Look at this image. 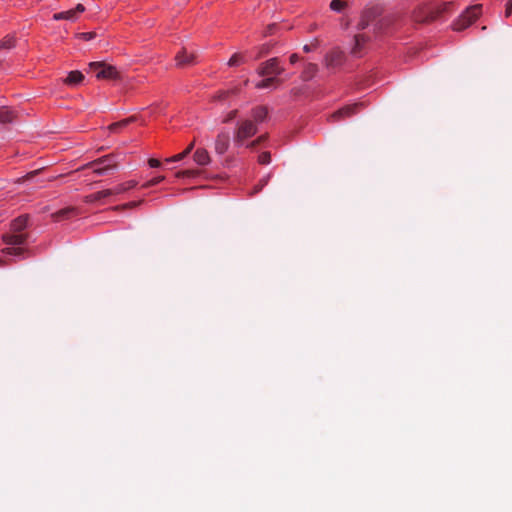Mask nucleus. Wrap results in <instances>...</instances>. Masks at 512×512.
Listing matches in <instances>:
<instances>
[{
	"label": "nucleus",
	"instance_id": "nucleus-45",
	"mask_svg": "<svg viewBox=\"0 0 512 512\" xmlns=\"http://www.w3.org/2000/svg\"><path fill=\"white\" fill-rule=\"evenodd\" d=\"M228 94H229V92H228V91H227V92H222V93L219 95V98H220V99H224V98H226V97L228 96Z\"/></svg>",
	"mask_w": 512,
	"mask_h": 512
},
{
	"label": "nucleus",
	"instance_id": "nucleus-41",
	"mask_svg": "<svg viewBox=\"0 0 512 512\" xmlns=\"http://www.w3.org/2000/svg\"><path fill=\"white\" fill-rule=\"evenodd\" d=\"M299 59L300 57L298 54H292L289 60L291 64H295Z\"/></svg>",
	"mask_w": 512,
	"mask_h": 512
},
{
	"label": "nucleus",
	"instance_id": "nucleus-7",
	"mask_svg": "<svg viewBox=\"0 0 512 512\" xmlns=\"http://www.w3.org/2000/svg\"><path fill=\"white\" fill-rule=\"evenodd\" d=\"M284 69L279 66V59L274 57L260 64L258 74L262 77H276L283 73Z\"/></svg>",
	"mask_w": 512,
	"mask_h": 512
},
{
	"label": "nucleus",
	"instance_id": "nucleus-20",
	"mask_svg": "<svg viewBox=\"0 0 512 512\" xmlns=\"http://www.w3.org/2000/svg\"><path fill=\"white\" fill-rule=\"evenodd\" d=\"M281 83H282V80L277 77L266 76L265 79L256 83L255 87L257 89H266V88H269L271 85H274V84L279 85Z\"/></svg>",
	"mask_w": 512,
	"mask_h": 512
},
{
	"label": "nucleus",
	"instance_id": "nucleus-2",
	"mask_svg": "<svg viewBox=\"0 0 512 512\" xmlns=\"http://www.w3.org/2000/svg\"><path fill=\"white\" fill-rule=\"evenodd\" d=\"M28 220V215H21L12 221L10 225L11 232L2 236L3 242L10 246L3 250L4 253L13 256H20L24 252V250L19 246L23 245L28 238L26 233H22L28 225Z\"/></svg>",
	"mask_w": 512,
	"mask_h": 512
},
{
	"label": "nucleus",
	"instance_id": "nucleus-16",
	"mask_svg": "<svg viewBox=\"0 0 512 512\" xmlns=\"http://www.w3.org/2000/svg\"><path fill=\"white\" fill-rule=\"evenodd\" d=\"M136 121L135 116L128 117L126 119H123L121 121L112 123L108 126V129L112 133H119L123 128L127 127L129 124Z\"/></svg>",
	"mask_w": 512,
	"mask_h": 512
},
{
	"label": "nucleus",
	"instance_id": "nucleus-11",
	"mask_svg": "<svg viewBox=\"0 0 512 512\" xmlns=\"http://www.w3.org/2000/svg\"><path fill=\"white\" fill-rule=\"evenodd\" d=\"M230 146V135L227 131H221L216 136L214 150L217 154H224Z\"/></svg>",
	"mask_w": 512,
	"mask_h": 512
},
{
	"label": "nucleus",
	"instance_id": "nucleus-12",
	"mask_svg": "<svg viewBox=\"0 0 512 512\" xmlns=\"http://www.w3.org/2000/svg\"><path fill=\"white\" fill-rule=\"evenodd\" d=\"M85 11V7L82 4H77V6L74 9L55 13L53 15L54 20H68V21H75L77 19V16Z\"/></svg>",
	"mask_w": 512,
	"mask_h": 512
},
{
	"label": "nucleus",
	"instance_id": "nucleus-21",
	"mask_svg": "<svg viewBox=\"0 0 512 512\" xmlns=\"http://www.w3.org/2000/svg\"><path fill=\"white\" fill-rule=\"evenodd\" d=\"M136 185H137V181L129 180L127 182L117 185L113 189H110V191L112 192V195H117V194H121L123 192H126V191L134 188Z\"/></svg>",
	"mask_w": 512,
	"mask_h": 512
},
{
	"label": "nucleus",
	"instance_id": "nucleus-18",
	"mask_svg": "<svg viewBox=\"0 0 512 512\" xmlns=\"http://www.w3.org/2000/svg\"><path fill=\"white\" fill-rule=\"evenodd\" d=\"M317 72H318L317 64L308 63L305 65V67L302 71L301 78L304 81H309L312 78H314V76L317 74Z\"/></svg>",
	"mask_w": 512,
	"mask_h": 512
},
{
	"label": "nucleus",
	"instance_id": "nucleus-24",
	"mask_svg": "<svg viewBox=\"0 0 512 512\" xmlns=\"http://www.w3.org/2000/svg\"><path fill=\"white\" fill-rule=\"evenodd\" d=\"M15 114L12 110L7 108L0 109V123H10L14 120Z\"/></svg>",
	"mask_w": 512,
	"mask_h": 512
},
{
	"label": "nucleus",
	"instance_id": "nucleus-33",
	"mask_svg": "<svg viewBox=\"0 0 512 512\" xmlns=\"http://www.w3.org/2000/svg\"><path fill=\"white\" fill-rule=\"evenodd\" d=\"M77 36L80 39L89 41L96 37V33L95 32H83V33H79Z\"/></svg>",
	"mask_w": 512,
	"mask_h": 512
},
{
	"label": "nucleus",
	"instance_id": "nucleus-4",
	"mask_svg": "<svg viewBox=\"0 0 512 512\" xmlns=\"http://www.w3.org/2000/svg\"><path fill=\"white\" fill-rule=\"evenodd\" d=\"M87 73L93 74L99 80H117L120 78V73L115 66L102 61L90 62Z\"/></svg>",
	"mask_w": 512,
	"mask_h": 512
},
{
	"label": "nucleus",
	"instance_id": "nucleus-30",
	"mask_svg": "<svg viewBox=\"0 0 512 512\" xmlns=\"http://www.w3.org/2000/svg\"><path fill=\"white\" fill-rule=\"evenodd\" d=\"M267 139V135H261L259 136L257 139L251 141L247 147L250 148V149H254L255 147H257L259 144L263 143L264 141H266Z\"/></svg>",
	"mask_w": 512,
	"mask_h": 512
},
{
	"label": "nucleus",
	"instance_id": "nucleus-39",
	"mask_svg": "<svg viewBox=\"0 0 512 512\" xmlns=\"http://www.w3.org/2000/svg\"><path fill=\"white\" fill-rule=\"evenodd\" d=\"M182 159H183V155H180V153H179V154H177V155H175V156H173L171 158H167L165 161L166 162H177V161H180Z\"/></svg>",
	"mask_w": 512,
	"mask_h": 512
},
{
	"label": "nucleus",
	"instance_id": "nucleus-34",
	"mask_svg": "<svg viewBox=\"0 0 512 512\" xmlns=\"http://www.w3.org/2000/svg\"><path fill=\"white\" fill-rule=\"evenodd\" d=\"M141 202L142 201H139V202L133 201V202L121 205V206H116L114 209L120 210V209H126V208H134V207H137Z\"/></svg>",
	"mask_w": 512,
	"mask_h": 512
},
{
	"label": "nucleus",
	"instance_id": "nucleus-26",
	"mask_svg": "<svg viewBox=\"0 0 512 512\" xmlns=\"http://www.w3.org/2000/svg\"><path fill=\"white\" fill-rule=\"evenodd\" d=\"M245 62V58L240 53H235L228 61V65L233 67Z\"/></svg>",
	"mask_w": 512,
	"mask_h": 512
},
{
	"label": "nucleus",
	"instance_id": "nucleus-3",
	"mask_svg": "<svg viewBox=\"0 0 512 512\" xmlns=\"http://www.w3.org/2000/svg\"><path fill=\"white\" fill-rule=\"evenodd\" d=\"M450 3H445L441 6H434L430 4H424L419 6L413 12V19L418 23H425L435 20L443 12L447 11Z\"/></svg>",
	"mask_w": 512,
	"mask_h": 512
},
{
	"label": "nucleus",
	"instance_id": "nucleus-25",
	"mask_svg": "<svg viewBox=\"0 0 512 512\" xmlns=\"http://www.w3.org/2000/svg\"><path fill=\"white\" fill-rule=\"evenodd\" d=\"M15 47V38L11 35H7L5 38L0 40V51L2 49L10 50Z\"/></svg>",
	"mask_w": 512,
	"mask_h": 512
},
{
	"label": "nucleus",
	"instance_id": "nucleus-27",
	"mask_svg": "<svg viewBox=\"0 0 512 512\" xmlns=\"http://www.w3.org/2000/svg\"><path fill=\"white\" fill-rule=\"evenodd\" d=\"M198 174H199L198 170L187 169V170L177 172L175 176L177 178H185V177L192 178V177H196Z\"/></svg>",
	"mask_w": 512,
	"mask_h": 512
},
{
	"label": "nucleus",
	"instance_id": "nucleus-31",
	"mask_svg": "<svg viewBox=\"0 0 512 512\" xmlns=\"http://www.w3.org/2000/svg\"><path fill=\"white\" fill-rule=\"evenodd\" d=\"M164 180V176H158V177H155L151 180H149L148 182H146L145 184H143V188H149V187H152L154 185H157L159 184L160 182H162Z\"/></svg>",
	"mask_w": 512,
	"mask_h": 512
},
{
	"label": "nucleus",
	"instance_id": "nucleus-5",
	"mask_svg": "<svg viewBox=\"0 0 512 512\" xmlns=\"http://www.w3.org/2000/svg\"><path fill=\"white\" fill-rule=\"evenodd\" d=\"M257 131V125L251 119L239 121L234 132V144L242 145L245 140L254 136Z\"/></svg>",
	"mask_w": 512,
	"mask_h": 512
},
{
	"label": "nucleus",
	"instance_id": "nucleus-13",
	"mask_svg": "<svg viewBox=\"0 0 512 512\" xmlns=\"http://www.w3.org/2000/svg\"><path fill=\"white\" fill-rule=\"evenodd\" d=\"M193 160L200 166H206L211 162V157L205 148H198L193 154Z\"/></svg>",
	"mask_w": 512,
	"mask_h": 512
},
{
	"label": "nucleus",
	"instance_id": "nucleus-32",
	"mask_svg": "<svg viewBox=\"0 0 512 512\" xmlns=\"http://www.w3.org/2000/svg\"><path fill=\"white\" fill-rule=\"evenodd\" d=\"M278 28H279V25L277 23L269 24L265 29L264 36H269V35L275 34Z\"/></svg>",
	"mask_w": 512,
	"mask_h": 512
},
{
	"label": "nucleus",
	"instance_id": "nucleus-15",
	"mask_svg": "<svg viewBox=\"0 0 512 512\" xmlns=\"http://www.w3.org/2000/svg\"><path fill=\"white\" fill-rule=\"evenodd\" d=\"M268 115V110L265 106H257L252 109L251 116L253 118V122L257 125L258 123H262L265 121Z\"/></svg>",
	"mask_w": 512,
	"mask_h": 512
},
{
	"label": "nucleus",
	"instance_id": "nucleus-37",
	"mask_svg": "<svg viewBox=\"0 0 512 512\" xmlns=\"http://www.w3.org/2000/svg\"><path fill=\"white\" fill-rule=\"evenodd\" d=\"M512 14V1L509 0L505 7V17H509Z\"/></svg>",
	"mask_w": 512,
	"mask_h": 512
},
{
	"label": "nucleus",
	"instance_id": "nucleus-44",
	"mask_svg": "<svg viewBox=\"0 0 512 512\" xmlns=\"http://www.w3.org/2000/svg\"><path fill=\"white\" fill-rule=\"evenodd\" d=\"M303 50L306 53L311 52L312 51V46L306 44V45H304Z\"/></svg>",
	"mask_w": 512,
	"mask_h": 512
},
{
	"label": "nucleus",
	"instance_id": "nucleus-42",
	"mask_svg": "<svg viewBox=\"0 0 512 512\" xmlns=\"http://www.w3.org/2000/svg\"><path fill=\"white\" fill-rule=\"evenodd\" d=\"M269 52V46L268 45H263L261 48H260V56H262L263 54H266Z\"/></svg>",
	"mask_w": 512,
	"mask_h": 512
},
{
	"label": "nucleus",
	"instance_id": "nucleus-22",
	"mask_svg": "<svg viewBox=\"0 0 512 512\" xmlns=\"http://www.w3.org/2000/svg\"><path fill=\"white\" fill-rule=\"evenodd\" d=\"M76 211L77 210L74 207H67L55 212L54 214H52V217L58 221L61 219L69 218L70 216L76 214Z\"/></svg>",
	"mask_w": 512,
	"mask_h": 512
},
{
	"label": "nucleus",
	"instance_id": "nucleus-8",
	"mask_svg": "<svg viewBox=\"0 0 512 512\" xmlns=\"http://www.w3.org/2000/svg\"><path fill=\"white\" fill-rule=\"evenodd\" d=\"M95 165H105L106 168H99L98 170H96V174L106 175L109 174L112 170L116 169L117 161L115 160V156L111 154L98 158L87 164V166Z\"/></svg>",
	"mask_w": 512,
	"mask_h": 512
},
{
	"label": "nucleus",
	"instance_id": "nucleus-36",
	"mask_svg": "<svg viewBox=\"0 0 512 512\" xmlns=\"http://www.w3.org/2000/svg\"><path fill=\"white\" fill-rule=\"evenodd\" d=\"M340 25L343 30H348V28L350 27V20L347 18H342L340 20Z\"/></svg>",
	"mask_w": 512,
	"mask_h": 512
},
{
	"label": "nucleus",
	"instance_id": "nucleus-10",
	"mask_svg": "<svg viewBox=\"0 0 512 512\" xmlns=\"http://www.w3.org/2000/svg\"><path fill=\"white\" fill-rule=\"evenodd\" d=\"M197 55L194 52L182 48L175 56L177 67H188L196 63Z\"/></svg>",
	"mask_w": 512,
	"mask_h": 512
},
{
	"label": "nucleus",
	"instance_id": "nucleus-46",
	"mask_svg": "<svg viewBox=\"0 0 512 512\" xmlns=\"http://www.w3.org/2000/svg\"><path fill=\"white\" fill-rule=\"evenodd\" d=\"M180 155H183V159L189 155V153H186V150L180 153Z\"/></svg>",
	"mask_w": 512,
	"mask_h": 512
},
{
	"label": "nucleus",
	"instance_id": "nucleus-23",
	"mask_svg": "<svg viewBox=\"0 0 512 512\" xmlns=\"http://www.w3.org/2000/svg\"><path fill=\"white\" fill-rule=\"evenodd\" d=\"M349 6L348 2L345 0H332L329 4V7L332 11L341 13Z\"/></svg>",
	"mask_w": 512,
	"mask_h": 512
},
{
	"label": "nucleus",
	"instance_id": "nucleus-19",
	"mask_svg": "<svg viewBox=\"0 0 512 512\" xmlns=\"http://www.w3.org/2000/svg\"><path fill=\"white\" fill-rule=\"evenodd\" d=\"M109 196H112V192L110 191V189H105V190H102V191H99V192L87 195L85 197V202L86 203H93V202H96V201H100V200H102V199H104L106 197H109Z\"/></svg>",
	"mask_w": 512,
	"mask_h": 512
},
{
	"label": "nucleus",
	"instance_id": "nucleus-1",
	"mask_svg": "<svg viewBox=\"0 0 512 512\" xmlns=\"http://www.w3.org/2000/svg\"><path fill=\"white\" fill-rule=\"evenodd\" d=\"M383 13L384 7L381 4L368 3L363 7L354 26L351 55L361 56L372 39L384 33L395 22V15Z\"/></svg>",
	"mask_w": 512,
	"mask_h": 512
},
{
	"label": "nucleus",
	"instance_id": "nucleus-9",
	"mask_svg": "<svg viewBox=\"0 0 512 512\" xmlns=\"http://www.w3.org/2000/svg\"><path fill=\"white\" fill-rule=\"evenodd\" d=\"M345 61V53L339 48H335L328 52L325 56V66L327 68H337Z\"/></svg>",
	"mask_w": 512,
	"mask_h": 512
},
{
	"label": "nucleus",
	"instance_id": "nucleus-40",
	"mask_svg": "<svg viewBox=\"0 0 512 512\" xmlns=\"http://www.w3.org/2000/svg\"><path fill=\"white\" fill-rule=\"evenodd\" d=\"M85 168H91L93 170V173L96 174V170H98L99 168H106V167H105V165L87 166V164H86L81 169H85Z\"/></svg>",
	"mask_w": 512,
	"mask_h": 512
},
{
	"label": "nucleus",
	"instance_id": "nucleus-17",
	"mask_svg": "<svg viewBox=\"0 0 512 512\" xmlns=\"http://www.w3.org/2000/svg\"><path fill=\"white\" fill-rule=\"evenodd\" d=\"M84 79V75L82 72L75 70L68 73L67 77L64 80V83L69 86H75L80 84Z\"/></svg>",
	"mask_w": 512,
	"mask_h": 512
},
{
	"label": "nucleus",
	"instance_id": "nucleus-29",
	"mask_svg": "<svg viewBox=\"0 0 512 512\" xmlns=\"http://www.w3.org/2000/svg\"><path fill=\"white\" fill-rule=\"evenodd\" d=\"M258 162L263 165L269 164L271 162L270 152L261 153L258 157Z\"/></svg>",
	"mask_w": 512,
	"mask_h": 512
},
{
	"label": "nucleus",
	"instance_id": "nucleus-6",
	"mask_svg": "<svg viewBox=\"0 0 512 512\" xmlns=\"http://www.w3.org/2000/svg\"><path fill=\"white\" fill-rule=\"evenodd\" d=\"M482 11L481 4H475L466 9V11L459 16V18L454 22L453 29L455 31H462L469 27L476 19L480 16Z\"/></svg>",
	"mask_w": 512,
	"mask_h": 512
},
{
	"label": "nucleus",
	"instance_id": "nucleus-28",
	"mask_svg": "<svg viewBox=\"0 0 512 512\" xmlns=\"http://www.w3.org/2000/svg\"><path fill=\"white\" fill-rule=\"evenodd\" d=\"M41 169L34 170L32 172L27 173L25 176L20 177L16 180V183H24L25 181L31 180L33 177H35Z\"/></svg>",
	"mask_w": 512,
	"mask_h": 512
},
{
	"label": "nucleus",
	"instance_id": "nucleus-38",
	"mask_svg": "<svg viewBox=\"0 0 512 512\" xmlns=\"http://www.w3.org/2000/svg\"><path fill=\"white\" fill-rule=\"evenodd\" d=\"M148 163H149V166L152 168H157L161 165V162L155 158H150Z\"/></svg>",
	"mask_w": 512,
	"mask_h": 512
},
{
	"label": "nucleus",
	"instance_id": "nucleus-35",
	"mask_svg": "<svg viewBox=\"0 0 512 512\" xmlns=\"http://www.w3.org/2000/svg\"><path fill=\"white\" fill-rule=\"evenodd\" d=\"M238 114V110H232L230 111L227 116L224 118L223 122L224 123H228L230 121H232Z\"/></svg>",
	"mask_w": 512,
	"mask_h": 512
},
{
	"label": "nucleus",
	"instance_id": "nucleus-43",
	"mask_svg": "<svg viewBox=\"0 0 512 512\" xmlns=\"http://www.w3.org/2000/svg\"><path fill=\"white\" fill-rule=\"evenodd\" d=\"M194 145H195V141H192L188 146L187 148L185 149L186 150V153H191V151L193 150L194 148Z\"/></svg>",
	"mask_w": 512,
	"mask_h": 512
},
{
	"label": "nucleus",
	"instance_id": "nucleus-14",
	"mask_svg": "<svg viewBox=\"0 0 512 512\" xmlns=\"http://www.w3.org/2000/svg\"><path fill=\"white\" fill-rule=\"evenodd\" d=\"M361 106V104H353V105H348V106H345L341 109H339L337 112H335L331 117L333 119H340V118H343V117H348V116H351L353 114L356 113V110Z\"/></svg>",
	"mask_w": 512,
	"mask_h": 512
}]
</instances>
